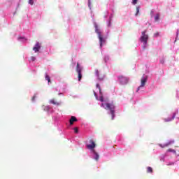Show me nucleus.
Listing matches in <instances>:
<instances>
[{
    "label": "nucleus",
    "instance_id": "nucleus-1",
    "mask_svg": "<svg viewBox=\"0 0 179 179\" xmlns=\"http://www.w3.org/2000/svg\"><path fill=\"white\" fill-rule=\"evenodd\" d=\"M105 110H109L110 113V121L114 120L115 117V105L113 103H103L100 105Z\"/></svg>",
    "mask_w": 179,
    "mask_h": 179
},
{
    "label": "nucleus",
    "instance_id": "nucleus-2",
    "mask_svg": "<svg viewBox=\"0 0 179 179\" xmlns=\"http://www.w3.org/2000/svg\"><path fill=\"white\" fill-rule=\"evenodd\" d=\"M90 143L91 144H87L86 147L87 149H89L90 150H92V153L94 155V160L98 161L99 159V155L97 154L96 150H94V148H96V143L93 140H90Z\"/></svg>",
    "mask_w": 179,
    "mask_h": 179
},
{
    "label": "nucleus",
    "instance_id": "nucleus-3",
    "mask_svg": "<svg viewBox=\"0 0 179 179\" xmlns=\"http://www.w3.org/2000/svg\"><path fill=\"white\" fill-rule=\"evenodd\" d=\"M117 80L120 82V85H127V83H129V77H126L124 76H119L117 77Z\"/></svg>",
    "mask_w": 179,
    "mask_h": 179
},
{
    "label": "nucleus",
    "instance_id": "nucleus-4",
    "mask_svg": "<svg viewBox=\"0 0 179 179\" xmlns=\"http://www.w3.org/2000/svg\"><path fill=\"white\" fill-rule=\"evenodd\" d=\"M94 27H95V33H96L97 35L99 36V43H100V48H101L102 47V44L104 42H106V41L104 40L103 37L101 34V31H99V28H97V25L96 24L94 25Z\"/></svg>",
    "mask_w": 179,
    "mask_h": 179
},
{
    "label": "nucleus",
    "instance_id": "nucleus-5",
    "mask_svg": "<svg viewBox=\"0 0 179 179\" xmlns=\"http://www.w3.org/2000/svg\"><path fill=\"white\" fill-rule=\"evenodd\" d=\"M146 33L147 30H145V31H142V36H141L140 38L141 42H143L144 45H146L148 43V40L149 39V36Z\"/></svg>",
    "mask_w": 179,
    "mask_h": 179
},
{
    "label": "nucleus",
    "instance_id": "nucleus-6",
    "mask_svg": "<svg viewBox=\"0 0 179 179\" xmlns=\"http://www.w3.org/2000/svg\"><path fill=\"white\" fill-rule=\"evenodd\" d=\"M148 80L147 76H143L142 78H141V85L138 87L137 92L139 91L140 88L144 87V86L146 85Z\"/></svg>",
    "mask_w": 179,
    "mask_h": 179
},
{
    "label": "nucleus",
    "instance_id": "nucleus-7",
    "mask_svg": "<svg viewBox=\"0 0 179 179\" xmlns=\"http://www.w3.org/2000/svg\"><path fill=\"white\" fill-rule=\"evenodd\" d=\"M173 143H174V141H168L166 143H164V144L159 143L158 144V146H159L161 148H165L169 147L171 145H173Z\"/></svg>",
    "mask_w": 179,
    "mask_h": 179
},
{
    "label": "nucleus",
    "instance_id": "nucleus-8",
    "mask_svg": "<svg viewBox=\"0 0 179 179\" xmlns=\"http://www.w3.org/2000/svg\"><path fill=\"white\" fill-rule=\"evenodd\" d=\"M76 72L77 73H78V80L80 81L81 78H82V69L80 66H79V64L77 63V66H76Z\"/></svg>",
    "mask_w": 179,
    "mask_h": 179
},
{
    "label": "nucleus",
    "instance_id": "nucleus-9",
    "mask_svg": "<svg viewBox=\"0 0 179 179\" xmlns=\"http://www.w3.org/2000/svg\"><path fill=\"white\" fill-rule=\"evenodd\" d=\"M40 49H41V44L38 42L35 45V47L33 48V50L35 51V52L36 53L38 51H40Z\"/></svg>",
    "mask_w": 179,
    "mask_h": 179
},
{
    "label": "nucleus",
    "instance_id": "nucleus-10",
    "mask_svg": "<svg viewBox=\"0 0 179 179\" xmlns=\"http://www.w3.org/2000/svg\"><path fill=\"white\" fill-rule=\"evenodd\" d=\"M78 122V119L75 116H71V120H69V124L71 126L73 124V122Z\"/></svg>",
    "mask_w": 179,
    "mask_h": 179
},
{
    "label": "nucleus",
    "instance_id": "nucleus-11",
    "mask_svg": "<svg viewBox=\"0 0 179 179\" xmlns=\"http://www.w3.org/2000/svg\"><path fill=\"white\" fill-rule=\"evenodd\" d=\"M176 117V113H173V117H167L164 119V121H165V122H169L172 120H173Z\"/></svg>",
    "mask_w": 179,
    "mask_h": 179
},
{
    "label": "nucleus",
    "instance_id": "nucleus-12",
    "mask_svg": "<svg viewBox=\"0 0 179 179\" xmlns=\"http://www.w3.org/2000/svg\"><path fill=\"white\" fill-rule=\"evenodd\" d=\"M51 104L57 105V106H60V103L55 101V99H51L50 101H49Z\"/></svg>",
    "mask_w": 179,
    "mask_h": 179
},
{
    "label": "nucleus",
    "instance_id": "nucleus-13",
    "mask_svg": "<svg viewBox=\"0 0 179 179\" xmlns=\"http://www.w3.org/2000/svg\"><path fill=\"white\" fill-rule=\"evenodd\" d=\"M139 12H140V7L139 6L136 7L135 16H138V15L139 14Z\"/></svg>",
    "mask_w": 179,
    "mask_h": 179
},
{
    "label": "nucleus",
    "instance_id": "nucleus-14",
    "mask_svg": "<svg viewBox=\"0 0 179 179\" xmlns=\"http://www.w3.org/2000/svg\"><path fill=\"white\" fill-rule=\"evenodd\" d=\"M95 75H96L97 78H99V79L100 80H103V78H99V70H95Z\"/></svg>",
    "mask_w": 179,
    "mask_h": 179
},
{
    "label": "nucleus",
    "instance_id": "nucleus-15",
    "mask_svg": "<svg viewBox=\"0 0 179 179\" xmlns=\"http://www.w3.org/2000/svg\"><path fill=\"white\" fill-rule=\"evenodd\" d=\"M45 80L48 81V83H50V77L48 75V73H45Z\"/></svg>",
    "mask_w": 179,
    "mask_h": 179
},
{
    "label": "nucleus",
    "instance_id": "nucleus-16",
    "mask_svg": "<svg viewBox=\"0 0 179 179\" xmlns=\"http://www.w3.org/2000/svg\"><path fill=\"white\" fill-rule=\"evenodd\" d=\"M167 152H173V154H176V150L173 149H168Z\"/></svg>",
    "mask_w": 179,
    "mask_h": 179
},
{
    "label": "nucleus",
    "instance_id": "nucleus-17",
    "mask_svg": "<svg viewBox=\"0 0 179 179\" xmlns=\"http://www.w3.org/2000/svg\"><path fill=\"white\" fill-rule=\"evenodd\" d=\"M147 173H152V169L150 166L147 168Z\"/></svg>",
    "mask_w": 179,
    "mask_h": 179
},
{
    "label": "nucleus",
    "instance_id": "nucleus-18",
    "mask_svg": "<svg viewBox=\"0 0 179 179\" xmlns=\"http://www.w3.org/2000/svg\"><path fill=\"white\" fill-rule=\"evenodd\" d=\"M159 20V14H156L155 17V20L158 21Z\"/></svg>",
    "mask_w": 179,
    "mask_h": 179
},
{
    "label": "nucleus",
    "instance_id": "nucleus-19",
    "mask_svg": "<svg viewBox=\"0 0 179 179\" xmlns=\"http://www.w3.org/2000/svg\"><path fill=\"white\" fill-rule=\"evenodd\" d=\"M37 98V96L34 95V96L31 98V101L34 102L35 99Z\"/></svg>",
    "mask_w": 179,
    "mask_h": 179
},
{
    "label": "nucleus",
    "instance_id": "nucleus-20",
    "mask_svg": "<svg viewBox=\"0 0 179 179\" xmlns=\"http://www.w3.org/2000/svg\"><path fill=\"white\" fill-rule=\"evenodd\" d=\"M29 4L33 5L34 4V1L33 0H29Z\"/></svg>",
    "mask_w": 179,
    "mask_h": 179
},
{
    "label": "nucleus",
    "instance_id": "nucleus-21",
    "mask_svg": "<svg viewBox=\"0 0 179 179\" xmlns=\"http://www.w3.org/2000/svg\"><path fill=\"white\" fill-rule=\"evenodd\" d=\"M99 100H100V101L103 102L104 101L103 96H100Z\"/></svg>",
    "mask_w": 179,
    "mask_h": 179
},
{
    "label": "nucleus",
    "instance_id": "nucleus-22",
    "mask_svg": "<svg viewBox=\"0 0 179 179\" xmlns=\"http://www.w3.org/2000/svg\"><path fill=\"white\" fill-rule=\"evenodd\" d=\"M74 132H76V134H78V129L77 127L74 128Z\"/></svg>",
    "mask_w": 179,
    "mask_h": 179
},
{
    "label": "nucleus",
    "instance_id": "nucleus-23",
    "mask_svg": "<svg viewBox=\"0 0 179 179\" xmlns=\"http://www.w3.org/2000/svg\"><path fill=\"white\" fill-rule=\"evenodd\" d=\"M133 5H136L137 3V0H132Z\"/></svg>",
    "mask_w": 179,
    "mask_h": 179
},
{
    "label": "nucleus",
    "instance_id": "nucleus-24",
    "mask_svg": "<svg viewBox=\"0 0 179 179\" xmlns=\"http://www.w3.org/2000/svg\"><path fill=\"white\" fill-rule=\"evenodd\" d=\"M96 88L99 89V90L101 92V86L99 84H96Z\"/></svg>",
    "mask_w": 179,
    "mask_h": 179
},
{
    "label": "nucleus",
    "instance_id": "nucleus-25",
    "mask_svg": "<svg viewBox=\"0 0 179 179\" xmlns=\"http://www.w3.org/2000/svg\"><path fill=\"white\" fill-rule=\"evenodd\" d=\"M31 60L33 61V62H34V61H36V58L34 57H31Z\"/></svg>",
    "mask_w": 179,
    "mask_h": 179
},
{
    "label": "nucleus",
    "instance_id": "nucleus-26",
    "mask_svg": "<svg viewBox=\"0 0 179 179\" xmlns=\"http://www.w3.org/2000/svg\"><path fill=\"white\" fill-rule=\"evenodd\" d=\"M159 33H156V34H155V37L159 36Z\"/></svg>",
    "mask_w": 179,
    "mask_h": 179
},
{
    "label": "nucleus",
    "instance_id": "nucleus-27",
    "mask_svg": "<svg viewBox=\"0 0 179 179\" xmlns=\"http://www.w3.org/2000/svg\"><path fill=\"white\" fill-rule=\"evenodd\" d=\"M160 63H161V64H164V59L161 60V61H160Z\"/></svg>",
    "mask_w": 179,
    "mask_h": 179
},
{
    "label": "nucleus",
    "instance_id": "nucleus-28",
    "mask_svg": "<svg viewBox=\"0 0 179 179\" xmlns=\"http://www.w3.org/2000/svg\"><path fill=\"white\" fill-rule=\"evenodd\" d=\"M108 57L106 58L105 59V62H106V60H108Z\"/></svg>",
    "mask_w": 179,
    "mask_h": 179
},
{
    "label": "nucleus",
    "instance_id": "nucleus-29",
    "mask_svg": "<svg viewBox=\"0 0 179 179\" xmlns=\"http://www.w3.org/2000/svg\"><path fill=\"white\" fill-rule=\"evenodd\" d=\"M89 6H90V1H89Z\"/></svg>",
    "mask_w": 179,
    "mask_h": 179
},
{
    "label": "nucleus",
    "instance_id": "nucleus-30",
    "mask_svg": "<svg viewBox=\"0 0 179 179\" xmlns=\"http://www.w3.org/2000/svg\"><path fill=\"white\" fill-rule=\"evenodd\" d=\"M94 96H96V92H94Z\"/></svg>",
    "mask_w": 179,
    "mask_h": 179
}]
</instances>
